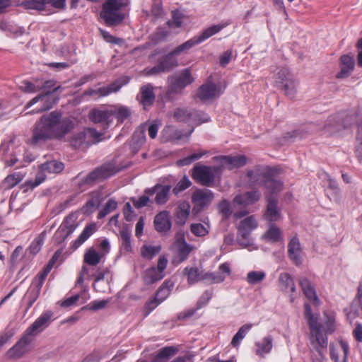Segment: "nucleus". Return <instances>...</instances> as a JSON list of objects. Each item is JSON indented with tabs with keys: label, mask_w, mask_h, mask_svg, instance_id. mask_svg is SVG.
<instances>
[{
	"label": "nucleus",
	"mask_w": 362,
	"mask_h": 362,
	"mask_svg": "<svg viewBox=\"0 0 362 362\" xmlns=\"http://www.w3.org/2000/svg\"><path fill=\"white\" fill-rule=\"evenodd\" d=\"M74 128L73 119H62L60 112L53 111L42 115L35 123L30 142L36 145L52 139H62Z\"/></svg>",
	"instance_id": "f257e3e1"
},
{
	"label": "nucleus",
	"mask_w": 362,
	"mask_h": 362,
	"mask_svg": "<svg viewBox=\"0 0 362 362\" xmlns=\"http://www.w3.org/2000/svg\"><path fill=\"white\" fill-rule=\"evenodd\" d=\"M224 27V24L211 25L203 30L199 35L194 36L172 50L159 62L165 71H168L177 65V60L174 59L175 56L180 55L182 52H186L194 46L200 44L220 32Z\"/></svg>",
	"instance_id": "f03ea898"
},
{
	"label": "nucleus",
	"mask_w": 362,
	"mask_h": 362,
	"mask_svg": "<svg viewBox=\"0 0 362 362\" xmlns=\"http://www.w3.org/2000/svg\"><path fill=\"white\" fill-rule=\"evenodd\" d=\"M304 308L305 317L310 330V341L317 352V355L313 356L315 358H313V362H323L328 345V339L322 333V325L318 322L317 317L312 313L310 306L308 304H305Z\"/></svg>",
	"instance_id": "7ed1b4c3"
},
{
	"label": "nucleus",
	"mask_w": 362,
	"mask_h": 362,
	"mask_svg": "<svg viewBox=\"0 0 362 362\" xmlns=\"http://www.w3.org/2000/svg\"><path fill=\"white\" fill-rule=\"evenodd\" d=\"M128 4V0H105L100 13L107 26H116L122 23L125 14L121 11Z\"/></svg>",
	"instance_id": "20e7f679"
},
{
	"label": "nucleus",
	"mask_w": 362,
	"mask_h": 362,
	"mask_svg": "<svg viewBox=\"0 0 362 362\" xmlns=\"http://www.w3.org/2000/svg\"><path fill=\"white\" fill-rule=\"evenodd\" d=\"M357 115L354 112L338 113L329 117L325 125V129L330 133H335L344 129L351 127L356 120Z\"/></svg>",
	"instance_id": "39448f33"
},
{
	"label": "nucleus",
	"mask_w": 362,
	"mask_h": 362,
	"mask_svg": "<svg viewBox=\"0 0 362 362\" xmlns=\"http://www.w3.org/2000/svg\"><path fill=\"white\" fill-rule=\"evenodd\" d=\"M183 274L187 276L189 284H194L199 281H206L210 284H218L224 281L225 276L220 274L204 272L197 267H185Z\"/></svg>",
	"instance_id": "423d86ee"
},
{
	"label": "nucleus",
	"mask_w": 362,
	"mask_h": 362,
	"mask_svg": "<svg viewBox=\"0 0 362 362\" xmlns=\"http://www.w3.org/2000/svg\"><path fill=\"white\" fill-rule=\"evenodd\" d=\"M59 88L60 86H58L54 88L52 91L47 90L38 94L27 103L25 109H28L37 103L39 105L30 113H40L52 108L54 104L57 101L53 93L57 91Z\"/></svg>",
	"instance_id": "0eeeda50"
},
{
	"label": "nucleus",
	"mask_w": 362,
	"mask_h": 362,
	"mask_svg": "<svg viewBox=\"0 0 362 362\" xmlns=\"http://www.w3.org/2000/svg\"><path fill=\"white\" fill-rule=\"evenodd\" d=\"M258 223L254 216H250L240 222L238 228V242L243 247L252 244L250 238L251 232L257 228Z\"/></svg>",
	"instance_id": "6e6552de"
},
{
	"label": "nucleus",
	"mask_w": 362,
	"mask_h": 362,
	"mask_svg": "<svg viewBox=\"0 0 362 362\" xmlns=\"http://www.w3.org/2000/svg\"><path fill=\"white\" fill-rule=\"evenodd\" d=\"M214 199V194L208 189H199L192 194V202L194 204L192 209L193 216H197L204 209L207 208Z\"/></svg>",
	"instance_id": "1a4fd4ad"
},
{
	"label": "nucleus",
	"mask_w": 362,
	"mask_h": 362,
	"mask_svg": "<svg viewBox=\"0 0 362 362\" xmlns=\"http://www.w3.org/2000/svg\"><path fill=\"white\" fill-rule=\"evenodd\" d=\"M220 170V167H209L197 164L192 169L193 179L203 186L210 187L215 181V173Z\"/></svg>",
	"instance_id": "9d476101"
},
{
	"label": "nucleus",
	"mask_w": 362,
	"mask_h": 362,
	"mask_svg": "<svg viewBox=\"0 0 362 362\" xmlns=\"http://www.w3.org/2000/svg\"><path fill=\"white\" fill-rule=\"evenodd\" d=\"M168 94L180 93L186 86L194 81L189 69L182 70L179 74L168 78Z\"/></svg>",
	"instance_id": "9b49d317"
},
{
	"label": "nucleus",
	"mask_w": 362,
	"mask_h": 362,
	"mask_svg": "<svg viewBox=\"0 0 362 362\" xmlns=\"http://www.w3.org/2000/svg\"><path fill=\"white\" fill-rule=\"evenodd\" d=\"M274 168H269L262 165H255L253 168L247 171L248 177L247 183L250 187H256L264 185V182L271 175Z\"/></svg>",
	"instance_id": "f8f14e48"
},
{
	"label": "nucleus",
	"mask_w": 362,
	"mask_h": 362,
	"mask_svg": "<svg viewBox=\"0 0 362 362\" xmlns=\"http://www.w3.org/2000/svg\"><path fill=\"white\" fill-rule=\"evenodd\" d=\"M53 313L50 310L42 313L25 332L35 339L37 335L42 332L50 325Z\"/></svg>",
	"instance_id": "ddd939ff"
},
{
	"label": "nucleus",
	"mask_w": 362,
	"mask_h": 362,
	"mask_svg": "<svg viewBox=\"0 0 362 362\" xmlns=\"http://www.w3.org/2000/svg\"><path fill=\"white\" fill-rule=\"evenodd\" d=\"M34 340L35 339L33 337L24 332L16 344L8 351V357L10 358H21L25 354L30 351L31 349V344Z\"/></svg>",
	"instance_id": "4468645a"
},
{
	"label": "nucleus",
	"mask_w": 362,
	"mask_h": 362,
	"mask_svg": "<svg viewBox=\"0 0 362 362\" xmlns=\"http://www.w3.org/2000/svg\"><path fill=\"white\" fill-rule=\"evenodd\" d=\"M222 93L223 91L219 86L212 82L207 81L198 88L197 97L201 101L206 103L217 98Z\"/></svg>",
	"instance_id": "2eb2a0df"
},
{
	"label": "nucleus",
	"mask_w": 362,
	"mask_h": 362,
	"mask_svg": "<svg viewBox=\"0 0 362 362\" xmlns=\"http://www.w3.org/2000/svg\"><path fill=\"white\" fill-rule=\"evenodd\" d=\"M214 160L221 164V167L233 170L238 168L246 165L247 158L244 155L231 156H219L213 158Z\"/></svg>",
	"instance_id": "dca6fc26"
},
{
	"label": "nucleus",
	"mask_w": 362,
	"mask_h": 362,
	"mask_svg": "<svg viewBox=\"0 0 362 362\" xmlns=\"http://www.w3.org/2000/svg\"><path fill=\"white\" fill-rule=\"evenodd\" d=\"M174 245L176 248L180 262L185 261L194 248L193 245L187 243L182 230H180L175 234Z\"/></svg>",
	"instance_id": "f3484780"
},
{
	"label": "nucleus",
	"mask_w": 362,
	"mask_h": 362,
	"mask_svg": "<svg viewBox=\"0 0 362 362\" xmlns=\"http://www.w3.org/2000/svg\"><path fill=\"white\" fill-rule=\"evenodd\" d=\"M267 206L263 215L264 218L270 223L281 218V209L278 206V199L274 196H267Z\"/></svg>",
	"instance_id": "a211bd4d"
},
{
	"label": "nucleus",
	"mask_w": 362,
	"mask_h": 362,
	"mask_svg": "<svg viewBox=\"0 0 362 362\" xmlns=\"http://www.w3.org/2000/svg\"><path fill=\"white\" fill-rule=\"evenodd\" d=\"M279 175L277 168H274L271 172V175L264 182V187L267 189V196H274L276 197L277 194L280 193L284 188V183L282 181L277 180L276 177Z\"/></svg>",
	"instance_id": "6ab92c4d"
},
{
	"label": "nucleus",
	"mask_w": 362,
	"mask_h": 362,
	"mask_svg": "<svg viewBox=\"0 0 362 362\" xmlns=\"http://www.w3.org/2000/svg\"><path fill=\"white\" fill-rule=\"evenodd\" d=\"M170 190V185H163L160 184H156L153 187L146 188L144 190V194L148 195H153L156 194L155 197V202L157 204L162 205L165 204L168 201Z\"/></svg>",
	"instance_id": "aec40b11"
},
{
	"label": "nucleus",
	"mask_w": 362,
	"mask_h": 362,
	"mask_svg": "<svg viewBox=\"0 0 362 362\" xmlns=\"http://www.w3.org/2000/svg\"><path fill=\"white\" fill-rule=\"evenodd\" d=\"M123 86L119 81H115L111 84L99 88L96 90L88 89L83 92V96L95 97L96 98L100 97H105L110 95L112 93L117 92Z\"/></svg>",
	"instance_id": "412c9836"
},
{
	"label": "nucleus",
	"mask_w": 362,
	"mask_h": 362,
	"mask_svg": "<svg viewBox=\"0 0 362 362\" xmlns=\"http://www.w3.org/2000/svg\"><path fill=\"white\" fill-rule=\"evenodd\" d=\"M288 254L289 258L296 265L303 263V250L298 237L294 236L288 245Z\"/></svg>",
	"instance_id": "4be33fe9"
},
{
	"label": "nucleus",
	"mask_w": 362,
	"mask_h": 362,
	"mask_svg": "<svg viewBox=\"0 0 362 362\" xmlns=\"http://www.w3.org/2000/svg\"><path fill=\"white\" fill-rule=\"evenodd\" d=\"M191 206L187 201L181 202L175 211V222L177 225L184 226L190 214Z\"/></svg>",
	"instance_id": "5701e85b"
},
{
	"label": "nucleus",
	"mask_w": 362,
	"mask_h": 362,
	"mask_svg": "<svg viewBox=\"0 0 362 362\" xmlns=\"http://www.w3.org/2000/svg\"><path fill=\"white\" fill-rule=\"evenodd\" d=\"M76 219V216L74 214L67 216L64 218L60 228L57 231L55 237L64 235L63 239L64 240L71 235L76 228L75 225Z\"/></svg>",
	"instance_id": "b1692460"
},
{
	"label": "nucleus",
	"mask_w": 362,
	"mask_h": 362,
	"mask_svg": "<svg viewBox=\"0 0 362 362\" xmlns=\"http://www.w3.org/2000/svg\"><path fill=\"white\" fill-rule=\"evenodd\" d=\"M155 228L158 232H166L171 228V221L169 212L163 211L158 213L154 218Z\"/></svg>",
	"instance_id": "393cba45"
},
{
	"label": "nucleus",
	"mask_w": 362,
	"mask_h": 362,
	"mask_svg": "<svg viewBox=\"0 0 362 362\" xmlns=\"http://www.w3.org/2000/svg\"><path fill=\"white\" fill-rule=\"evenodd\" d=\"M355 62L354 57L351 55L346 54L341 57V70L337 74V78H346L354 70Z\"/></svg>",
	"instance_id": "a878e982"
},
{
	"label": "nucleus",
	"mask_w": 362,
	"mask_h": 362,
	"mask_svg": "<svg viewBox=\"0 0 362 362\" xmlns=\"http://www.w3.org/2000/svg\"><path fill=\"white\" fill-rule=\"evenodd\" d=\"M141 103L144 108L151 106L155 101V94L151 84H147L141 87L140 90Z\"/></svg>",
	"instance_id": "bb28decb"
},
{
	"label": "nucleus",
	"mask_w": 362,
	"mask_h": 362,
	"mask_svg": "<svg viewBox=\"0 0 362 362\" xmlns=\"http://www.w3.org/2000/svg\"><path fill=\"white\" fill-rule=\"evenodd\" d=\"M90 141H88L85 129L81 132L74 134L70 139L71 146L76 149L86 148L90 146Z\"/></svg>",
	"instance_id": "cd10ccee"
},
{
	"label": "nucleus",
	"mask_w": 362,
	"mask_h": 362,
	"mask_svg": "<svg viewBox=\"0 0 362 362\" xmlns=\"http://www.w3.org/2000/svg\"><path fill=\"white\" fill-rule=\"evenodd\" d=\"M178 351V348L173 346H165L159 350L152 362H168Z\"/></svg>",
	"instance_id": "c85d7f7f"
},
{
	"label": "nucleus",
	"mask_w": 362,
	"mask_h": 362,
	"mask_svg": "<svg viewBox=\"0 0 362 362\" xmlns=\"http://www.w3.org/2000/svg\"><path fill=\"white\" fill-rule=\"evenodd\" d=\"M161 134L164 141L175 142L182 138V132L172 125L165 127Z\"/></svg>",
	"instance_id": "c756f323"
},
{
	"label": "nucleus",
	"mask_w": 362,
	"mask_h": 362,
	"mask_svg": "<svg viewBox=\"0 0 362 362\" xmlns=\"http://www.w3.org/2000/svg\"><path fill=\"white\" fill-rule=\"evenodd\" d=\"M300 286L305 296L310 300L317 304L319 303V299L316 295V292L313 285L307 278H302L299 281Z\"/></svg>",
	"instance_id": "7c9ffc66"
},
{
	"label": "nucleus",
	"mask_w": 362,
	"mask_h": 362,
	"mask_svg": "<svg viewBox=\"0 0 362 362\" xmlns=\"http://www.w3.org/2000/svg\"><path fill=\"white\" fill-rule=\"evenodd\" d=\"M262 238L267 239L273 243L284 241V236L281 229L274 223L269 226Z\"/></svg>",
	"instance_id": "2f4dec72"
},
{
	"label": "nucleus",
	"mask_w": 362,
	"mask_h": 362,
	"mask_svg": "<svg viewBox=\"0 0 362 362\" xmlns=\"http://www.w3.org/2000/svg\"><path fill=\"white\" fill-rule=\"evenodd\" d=\"M97 230L95 223H90L84 228L82 233L78 238L74 242L72 245L73 249L76 250L80 247L91 235H93Z\"/></svg>",
	"instance_id": "473e14b6"
},
{
	"label": "nucleus",
	"mask_w": 362,
	"mask_h": 362,
	"mask_svg": "<svg viewBox=\"0 0 362 362\" xmlns=\"http://www.w3.org/2000/svg\"><path fill=\"white\" fill-rule=\"evenodd\" d=\"M97 230L95 223H90L84 228L82 233L78 238L74 242L72 245L73 249L76 250L80 247L91 235H93Z\"/></svg>",
	"instance_id": "72a5a7b5"
},
{
	"label": "nucleus",
	"mask_w": 362,
	"mask_h": 362,
	"mask_svg": "<svg viewBox=\"0 0 362 362\" xmlns=\"http://www.w3.org/2000/svg\"><path fill=\"white\" fill-rule=\"evenodd\" d=\"M97 230L95 223H90L84 228L82 233L78 238L74 242L72 245L73 249L76 250L80 247L91 235H93Z\"/></svg>",
	"instance_id": "f704fd0d"
},
{
	"label": "nucleus",
	"mask_w": 362,
	"mask_h": 362,
	"mask_svg": "<svg viewBox=\"0 0 362 362\" xmlns=\"http://www.w3.org/2000/svg\"><path fill=\"white\" fill-rule=\"evenodd\" d=\"M273 338L272 336H267L262 339L261 341L255 344L257 346L256 354L260 356L270 352L272 349Z\"/></svg>",
	"instance_id": "c9c22d12"
},
{
	"label": "nucleus",
	"mask_w": 362,
	"mask_h": 362,
	"mask_svg": "<svg viewBox=\"0 0 362 362\" xmlns=\"http://www.w3.org/2000/svg\"><path fill=\"white\" fill-rule=\"evenodd\" d=\"M164 277V274L156 269V267H151L146 269L144 274L143 279L146 284H153Z\"/></svg>",
	"instance_id": "e433bc0d"
},
{
	"label": "nucleus",
	"mask_w": 362,
	"mask_h": 362,
	"mask_svg": "<svg viewBox=\"0 0 362 362\" xmlns=\"http://www.w3.org/2000/svg\"><path fill=\"white\" fill-rule=\"evenodd\" d=\"M121 250L124 253H129L132 251L131 244V230L128 228H124L120 231Z\"/></svg>",
	"instance_id": "4c0bfd02"
},
{
	"label": "nucleus",
	"mask_w": 362,
	"mask_h": 362,
	"mask_svg": "<svg viewBox=\"0 0 362 362\" xmlns=\"http://www.w3.org/2000/svg\"><path fill=\"white\" fill-rule=\"evenodd\" d=\"M173 287V281L170 279L165 280L158 288L155 296L160 301L163 302L169 296Z\"/></svg>",
	"instance_id": "58836bf2"
},
{
	"label": "nucleus",
	"mask_w": 362,
	"mask_h": 362,
	"mask_svg": "<svg viewBox=\"0 0 362 362\" xmlns=\"http://www.w3.org/2000/svg\"><path fill=\"white\" fill-rule=\"evenodd\" d=\"M298 81H296L294 76H290L288 80L283 84L277 86L281 88L285 93L286 95L292 98L296 93V87Z\"/></svg>",
	"instance_id": "ea45409f"
},
{
	"label": "nucleus",
	"mask_w": 362,
	"mask_h": 362,
	"mask_svg": "<svg viewBox=\"0 0 362 362\" xmlns=\"http://www.w3.org/2000/svg\"><path fill=\"white\" fill-rule=\"evenodd\" d=\"M102 255L94 248H89L84 254L83 262L90 266H96L100 263Z\"/></svg>",
	"instance_id": "a19ab883"
},
{
	"label": "nucleus",
	"mask_w": 362,
	"mask_h": 362,
	"mask_svg": "<svg viewBox=\"0 0 362 362\" xmlns=\"http://www.w3.org/2000/svg\"><path fill=\"white\" fill-rule=\"evenodd\" d=\"M64 169V164L57 160L47 161L40 165V170L42 172L49 173H59Z\"/></svg>",
	"instance_id": "79ce46f5"
},
{
	"label": "nucleus",
	"mask_w": 362,
	"mask_h": 362,
	"mask_svg": "<svg viewBox=\"0 0 362 362\" xmlns=\"http://www.w3.org/2000/svg\"><path fill=\"white\" fill-rule=\"evenodd\" d=\"M279 286L284 290L286 291L290 288L291 293L296 291V286L293 278L288 273H281L279 277Z\"/></svg>",
	"instance_id": "37998d69"
},
{
	"label": "nucleus",
	"mask_w": 362,
	"mask_h": 362,
	"mask_svg": "<svg viewBox=\"0 0 362 362\" xmlns=\"http://www.w3.org/2000/svg\"><path fill=\"white\" fill-rule=\"evenodd\" d=\"M210 224L204 222V225L197 223L190 225V231L196 237L202 238L209 233Z\"/></svg>",
	"instance_id": "c03bdc74"
},
{
	"label": "nucleus",
	"mask_w": 362,
	"mask_h": 362,
	"mask_svg": "<svg viewBox=\"0 0 362 362\" xmlns=\"http://www.w3.org/2000/svg\"><path fill=\"white\" fill-rule=\"evenodd\" d=\"M111 113L108 110L94 109L90 112L89 118L94 123H100L107 121Z\"/></svg>",
	"instance_id": "a18cd8bd"
},
{
	"label": "nucleus",
	"mask_w": 362,
	"mask_h": 362,
	"mask_svg": "<svg viewBox=\"0 0 362 362\" xmlns=\"http://www.w3.org/2000/svg\"><path fill=\"white\" fill-rule=\"evenodd\" d=\"M96 170L98 172L99 177L101 181L112 176L117 172L115 167L110 163L102 165L96 168Z\"/></svg>",
	"instance_id": "49530a36"
},
{
	"label": "nucleus",
	"mask_w": 362,
	"mask_h": 362,
	"mask_svg": "<svg viewBox=\"0 0 362 362\" xmlns=\"http://www.w3.org/2000/svg\"><path fill=\"white\" fill-rule=\"evenodd\" d=\"M96 170L98 172L99 177L101 181L112 176L117 172L115 167L110 163L102 165L96 168Z\"/></svg>",
	"instance_id": "de8ad7c7"
},
{
	"label": "nucleus",
	"mask_w": 362,
	"mask_h": 362,
	"mask_svg": "<svg viewBox=\"0 0 362 362\" xmlns=\"http://www.w3.org/2000/svg\"><path fill=\"white\" fill-rule=\"evenodd\" d=\"M192 110H193L178 107L175 110L173 117L177 122H190Z\"/></svg>",
	"instance_id": "09e8293b"
},
{
	"label": "nucleus",
	"mask_w": 362,
	"mask_h": 362,
	"mask_svg": "<svg viewBox=\"0 0 362 362\" xmlns=\"http://www.w3.org/2000/svg\"><path fill=\"white\" fill-rule=\"evenodd\" d=\"M146 124L141 125L132 136L133 144L137 147L141 146L146 141Z\"/></svg>",
	"instance_id": "8fccbe9b"
},
{
	"label": "nucleus",
	"mask_w": 362,
	"mask_h": 362,
	"mask_svg": "<svg viewBox=\"0 0 362 362\" xmlns=\"http://www.w3.org/2000/svg\"><path fill=\"white\" fill-rule=\"evenodd\" d=\"M252 327V325L245 324L243 325L238 332L234 335L231 341V345L234 347H236L239 345L240 341L244 339L246 336L247 333L250 331Z\"/></svg>",
	"instance_id": "3c124183"
},
{
	"label": "nucleus",
	"mask_w": 362,
	"mask_h": 362,
	"mask_svg": "<svg viewBox=\"0 0 362 362\" xmlns=\"http://www.w3.org/2000/svg\"><path fill=\"white\" fill-rule=\"evenodd\" d=\"M23 179L21 173H16L8 175L4 180L3 185L5 188L11 189L17 185Z\"/></svg>",
	"instance_id": "603ef678"
},
{
	"label": "nucleus",
	"mask_w": 362,
	"mask_h": 362,
	"mask_svg": "<svg viewBox=\"0 0 362 362\" xmlns=\"http://www.w3.org/2000/svg\"><path fill=\"white\" fill-rule=\"evenodd\" d=\"M266 277V274L262 271H251L247 274V281L249 284L255 285L261 283Z\"/></svg>",
	"instance_id": "864d4df0"
},
{
	"label": "nucleus",
	"mask_w": 362,
	"mask_h": 362,
	"mask_svg": "<svg viewBox=\"0 0 362 362\" xmlns=\"http://www.w3.org/2000/svg\"><path fill=\"white\" fill-rule=\"evenodd\" d=\"M117 207V202L113 199H110L105 204L104 207L99 211L98 218L101 219L105 217L107 214L114 211Z\"/></svg>",
	"instance_id": "5fc2aeb1"
},
{
	"label": "nucleus",
	"mask_w": 362,
	"mask_h": 362,
	"mask_svg": "<svg viewBox=\"0 0 362 362\" xmlns=\"http://www.w3.org/2000/svg\"><path fill=\"white\" fill-rule=\"evenodd\" d=\"M206 153V151H201L199 153H193L190 156H188L182 159H180L177 160L176 164L177 166L182 167L185 165H188L191 164L196 160L201 158Z\"/></svg>",
	"instance_id": "6e6d98bb"
},
{
	"label": "nucleus",
	"mask_w": 362,
	"mask_h": 362,
	"mask_svg": "<svg viewBox=\"0 0 362 362\" xmlns=\"http://www.w3.org/2000/svg\"><path fill=\"white\" fill-rule=\"evenodd\" d=\"M209 120V116L204 112L196 110H192L190 122H193L199 125L202 123L208 122Z\"/></svg>",
	"instance_id": "4d7b16f0"
},
{
	"label": "nucleus",
	"mask_w": 362,
	"mask_h": 362,
	"mask_svg": "<svg viewBox=\"0 0 362 362\" xmlns=\"http://www.w3.org/2000/svg\"><path fill=\"white\" fill-rule=\"evenodd\" d=\"M85 132L88 138V141H90V146L97 144L103 140V134L98 132L93 128H86Z\"/></svg>",
	"instance_id": "13d9d810"
},
{
	"label": "nucleus",
	"mask_w": 362,
	"mask_h": 362,
	"mask_svg": "<svg viewBox=\"0 0 362 362\" xmlns=\"http://www.w3.org/2000/svg\"><path fill=\"white\" fill-rule=\"evenodd\" d=\"M160 250V247L151 246V245H144L141 248V254L144 258L151 259Z\"/></svg>",
	"instance_id": "bf43d9fd"
},
{
	"label": "nucleus",
	"mask_w": 362,
	"mask_h": 362,
	"mask_svg": "<svg viewBox=\"0 0 362 362\" xmlns=\"http://www.w3.org/2000/svg\"><path fill=\"white\" fill-rule=\"evenodd\" d=\"M293 76L287 68H281L275 76L276 86L283 85L290 76Z\"/></svg>",
	"instance_id": "052dcab7"
},
{
	"label": "nucleus",
	"mask_w": 362,
	"mask_h": 362,
	"mask_svg": "<svg viewBox=\"0 0 362 362\" xmlns=\"http://www.w3.org/2000/svg\"><path fill=\"white\" fill-rule=\"evenodd\" d=\"M47 0H28L23 3V5L27 9H35L42 11L45 9V6Z\"/></svg>",
	"instance_id": "680f3d73"
},
{
	"label": "nucleus",
	"mask_w": 362,
	"mask_h": 362,
	"mask_svg": "<svg viewBox=\"0 0 362 362\" xmlns=\"http://www.w3.org/2000/svg\"><path fill=\"white\" fill-rule=\"evenodd\" d=\"M18 86L20 90L27 93H34L41 90V87L40 86H35L29 81H21Z\"/></svg>",
	"instance_id": "e2e57ef3"
},
{
	"label": "nucleus",
	"mask_w": 362,
	"mask_h": 362,
	"mask_svg": "<svg viewBox=\"0 0 362 362\" xmlns=\"http://www.w3.org/2000/svg\"><path fill=\"white\" fill-rule=\"evenodd\" d=\"M41 288L36 287L35 286H31L27 293V297L28 298V309L32 307L33 303L40 296Z\"/></svg>",
	"instance_id": "0e129e2a"
},
{
	"label": "nucleus",
	"mask_w": 362,
	"mask_h": 362,
	"mask_svg": "<svg viewBox=\"0 0 362 362\" xmlns=\"http://www.w3.org/2000/svg\"><path fill=\"white\" fill-rule=\"evenodd\" d=\"M108 300H102L99 301H93L90 303L88 304L86 306H83L81 310H93L96 311L100 309H103L108 304Z\"/></svg>",
	"instance_id": "69168bd1"
},
{
	"label": "nucleus",
	"mask_w": 362,
	"mask_h": 362,
	"mask_svg": "<svg viewBox=\"0 0 362 362\" xmlns=\"http://www.w3.org/2000/svg\"><path fill=\"white\" fill-rule=\"evenodd\" d=\"M192 185L191 181L187 176H184L182 180H180L176 186L173 189V192L175 194H178L181 192L185 190L188 187Z\"/></svg>",
	"instance_id": "338daca9"
},
{
	"label": "nucleus",
	"mask_w": 362,
	"mask_h": 362,
	"mask_svg": "<svg viewBox=\"0 0 362 362\" xmlns=\"http://www.w3.org/2000/svg\"><path fill=\"white\" fill-rule=\"evenodd\" d=\"M356 141L358 144L356 147V155L358 159L362 160V118L358 124V134L356 136Z\"/></svg>",
	"instance_id": "774afa93"
}]
</instances>
